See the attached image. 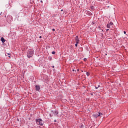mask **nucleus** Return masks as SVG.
Returning <instances> with one entry per match:
<instances>
[{
    "instance_id": "obj_1",
    "label": "nucleus",
    "mask_w": 128,
    "mask_h": 128,
    "mask_svg": "<svg viewBox=\"0 0 128 128\" xmlns=\"http://www.w3.org/2000/svg\"><path fill=\"white\" fill-rule=\"evenodd\" d=\"M36 122L38 126H44V120L41 118L36 119Z\"/></svg>"
},
{
    "instance_id": "obj_2",
    "label": "nucleus",
    "mask_w": 128,
    "mask_h": 128,
    "mask_svg": "<svg viewBox=\"0 0 128 128\" xmlns=\"http://www.w3.org/2000/svg\"><path fill=\"white\" fill-rule=\"evenodd\" d=\"M34 51L32 50H28L27 51V56L28 58H32V56H34Z\"/></svg>"
},
{
    "instance_id": "obj_3",
    "label": "nucleus",
    "mask_w": 128,
    "mask_h": 128,
    "mask_svg": "<svg viewBox=\"0 0 128 128\" xmlns=\"http://www.w3.org/2000/svg\"><path fill=\"white\" fill-rule=\"evenodd\" d=\"M112 26H114V22H110L106 25V28H112Z\"/></svg>"
},
{
    "instance_id": "obj_4",
    "label": "nucleus",
    "mask_w": 128,
    "mask_h": 128,
    "mask_svg": "<svg viewBox=\"0 0 128 128\" xmlns=\"http://www.w3.org/2000/svg\"><path fill=\"white\" fill-rule=\"evenodd\" d=\"M35 88H36V92H40V86L36 85Z\"/></svg>"
},
{
    "instance_id": "obj_5",
    "label": "nucleus",
    "mask_w": 128,
    "mask_h": 128,
    "mask_svg": "<svg viewBox=\"0 0 128 128\" xmlns=\"http://www.w3.org/2000/svg\"><path fill=\"white\" fill-rule=\"evenodd\" d=\"M92 116H94V118H96L100 116V114H98V112L97 113L94 114Z\"/></svg>"
},
{
    "instance_id": "obj_6",
    "label": "nucleus",
    "mask_w": 128,
    "mask_h": 128,
    "mask_svg": "<svg viewBox=\"0 0 128 128\" xmlns=\"http://www.w3.org/2000/svg\"><path fill=\"white\" fill-rule=\"evenodd\" d=\"M75 40L76 41V42H77V44H80V39L78 38V36H76L75 37Z\"/></svg>"
},
{
    "instance_id": "obj_7",
    "label": "nucleus",
    "mask_w": 128,
    "mask_h": 128,
    "mask_svg": "<svg viewBox=\"0 0 128 128\" xmlns=\"http://www.w3.org/2000/svg\"><path fill=\"white\" fill-rule=\"evenodd\" d=\"M52 112H53L54 116H58V111L57 110H55L54 112V110H52Z\"/></svg>"
},
{
    "instance_id": "obj_8",
    "label": "nucleus",
    "mask_w": 128,
    "mask_h": 128,
    "mask_svg": "<svg viewBox=\"0 0 128 128\" xmlns=\"http://www.w3.org/2000/svg\"><path fill=\"white\" fill-rule=\"evenodd\" d=\"M0 40L2 42V44H4V42H6V40H4V37L1 38Z\"/></svg>"
},
{
    "instance_id": "obj_9",
    "label": "nucleus",
    "mask_w": 128,
    "mask_h": 128,
    "mask_svg": "<svg viewBox=\"0 0 128 128\" xmlns=\"http://www.w3.org/2000/svg\"><path fill=\"white\" fill-rule=\"evenodd\" d=\"M7 18L10 20H12V16H8Z\"/></svg>"
},
{
    "instance_id": "obj_10",
    "label": "nucleus",
    "mask_w": 128,
    "mask_h": 128,
    "mask_svg": "<svg viewBox=\"0 0 128 128\" xmlns=\"http://www.w3.org/2000/svg\"><path fill=\"white\" fill-rule=\"evenodd\" d=\"M87 14H89V16H92V13L88 11Z\"/></svg>"
},
{
    "instance_id": "obj_11",
    "label": "nucleus",
    "mask_w": 128,
    "mask_h": 128,
    "mask_svg": "<svg viewBox=\"0 0 128 128\" xmlns=\"http://www.w3.org/2000/svg\"><path fill=\"white\" fill-rule=\"evenodd\" d=\"M86 75L87 76H90V73L89 72H86Z\"/></svg>"
},
{
    "instance_id": "obj_12",
    "label": "nucleus",
    "mask_w": 128,
    "mask_h": 128,
    "mask_svg": "<svg viewBox=\"0 0 128 128\" xmlns=\"http://www.w3.org/2000/svg\"><path fill=\"white\" fill-rule=\"evenodd\" d=\"M90 8L92 10H94V6H90Z\"/></svg>"
},
{
    "instance_id": "obj_13",
    "label": "nucleus",
    "mask_w": 128,
    "mask_h": 128,
    "mask_svg": "<svg viewBox=\"0 0 128 128\" xmlns=\"http://www.w3.org/2000/svg\"><path fill=\"white\" fill-rule=\"evenodd\" d=\"M100 86L98 85V86H95V88H96V90H98V88H100Z\"/></svg>"
},
{
    "instance_id": "obj_14",
    "label": "nucleus",
    "mask_w": 128,
    "mask_h": 128,
    "mask_svg": "<svg viewBox=\"0 0 128 128\" xmlns=\"http://www.w3.org/2000/svg\"><path fill=\"white\" fill-rule=\"evenodd\" d=\"M98 114H100V116H102V113L100 112H98Z\"/></svg>"
},
{
    "instance_id": "obj_15",
    "label": "nucleus",
    "mask_w": 128,
    "mask_h": 128,
    "mask_svg": "<svg viewBox=\"0 0 128 128\" xmlns=\"http://www.w3.org/2000/svg\"><path fill=\"white\" fill-rule=\"evenodd\" d=\"M52 54H56V52L53 51V52H52Z\"/></svg>"
},
{
    "instance_id": "obj_16",
    "label": "nucleus",
    "mask_w": 128,
    "mask_h": 128,
    "mask_svg": "<svg viewBox=\"0 0 128 128\" xmlns=\"http://www.w3.org/2000/svg\"><path fill=\"white\" fill-rule=\"evenodd\" d=\"M78 42H76V44H75V46L76 47V48H78Z\"/></svg>"
},
{
    "instance_id": "obj_17",
    "label": "nucleus",
    "mask_w": 128,
    "mask_h": 128,
    "mask_svg": "<svg viewBox=\"0 0 128 128\" xmlns=\"http://www.w3.org/2000/svg\"><path fill=\"white\" fill-rule=\"evenodd\" d=\"M87 60H88V59H87L86 58H84V62H86Z\"/></svg>"
},
{
    "instance_id": "obj_18",
    "label": "nucleus",
    "mask_w": 128,
    "mask_h": 128,
    "mask_svg": "<svg viewBox=\"0 0 128 128\" xmlns=\"http://www.w3.org/2000/svg\"><path fill=\"white\" fill-rule=\"evenodd\" d=\"M80 128H84V126L81 125Z\"/></svg>"
},
{
    "instance_id": "obj_19",
    "label": "nucleus",
    "mask_w": 128,
    "mask_h": 128,
    "mask_svg": "<svg viewBox=\"0 0 128 128\" xmlns=\"http://www.w3.org/2000/svg\"><path fill=\"white\" fill-rule=\"evenodd\" d=\"M89 128H94V126H89Z\"/></svg>"
},
{
    "instance_id": "obj_20",
    "label": "nucleus",
    "mask_w": 128,
    "mask_h": 128,
    "mask_svg": "<svg viewBox=\"0 0 128 128\" xmlns=\"http://www.w3.org/2000/svg\"><path fill=\"white\" fill-rule=\"evenodd\" d=\"M3 14H4V13H2V12H1L0 14V15L2 16Z\"/></svg>"
},
{
    "instance_id": "obj_21",
    "label": "nucleus",
    "mask_w": 128,
    "mask_h": 128,
    "mask_svg": "<svg viewBox=\"0 0 128 128\" xmlns=\"http://www.w3.org/2000/svg\"><path fill=\"white\" fill-rule=\"evenodd\" d=\"M90 96H94V93L91 92V93H90Z\"/></svg>"
},
{
    "instance_id": "obj_22",
    "label": "nucleus",
    "mask_w": 128,
    "mask_h": 128,
    "mask_svg": "<svg viewBox=\"0 0 128 128\" xmlns=\"http://www.w3.org/2000/svg\"><path fill=\"white\" fill-rule=\"evenodd\" d=\"M52 32H55V31H56V30H55L54 28H52Z\"/></svg>"
},
{
    "instance_id": "obj_23",
    "label": "nucleus",
    "mask_w": 128,
    "mask_h": 128,
    "mask_svg": "<svg viewBox=\"0 0 128 128\" xmlns=\"http://www.w3.org/2000/svg\"><path fill=\"white\" fill-rule=\"evenodd\" d=\"M10 54L8 53V54H6V56H10Z\"/></svg>"
},
{
    "instance_id": "obj_24",
    "label": "nucleus",
    "mask_w": 128,
    "mask_h": 128,
    "mask_svg": "<svg viewBox=\"0 0 128 128\" xmlns=\"http://www.w3.org/2000/svg\"><path fill=\"white\" fill-rule=\"evenodd\" d=\"M54 116V115H53L52 114H50V116Z\"/></svg>"
},
{
    "instance_id": "obj_25",
    "label": "nucleus",
    "mask_w": 128,
    "mask_h": 128,
    "mask_svg": "<svg viewBox=\"0 0 128 128\" xmlns=\"http://www.w3.org/2000/svg\"><path fill=\"white\" fill-rule=\"evenodd\" d=\"M108 30H109V29H106V32H108Z\"/></svg>"
},
{
    "instance_id": "obj_26",
    "label": "nucleus",
    "mask_w": 128,
    "mask_h": 128,
    "mask_svg": "<svg viewBox=\"0 0 128 128\" xmlns=\"http://www.w3.org/2000/svg\"><path fill=\"white\" fill-rule=\"evenodd\" d=\"M124 34H126V31H124Z\"/></svg>"
},
{
    "instance_id": "obj_27",
    "label": "nucleus",
    "mask_w": 128,
    "mask_h": 128,
    "mask_svg": "<svg viewBox=\"0 0 128 128\" xmlns=\"http://www.w3.org/2000/svg\"><path fill=\"white\" fill-rule=\"evenodd\" d=\"M54 122H56V120H54Z\"/></svg>"
},
{
    "instance_id": "obj_28",
    "label": "nucleus",
    "mask_w": 128,
    "mask_h": 128,
    "mask_svg": "<svg viewBox=\"0 0 128 128\" xmlns=\"http://www.w3.org/2000/svg\"><path fill=\"white\" fill-rule=\"evenodd\" d=\"M42 38V36H39V38Z\"/></svg>"
},
{
    "instance_id": "obj_29",
    "label": "nucleus",
    "mask_w": 128,
    "mask_h": 128,
    "mask_svg": "<svg viewBox=\"0 0 128 128\" xmlns=\"http://www.w3.org/2000/svg\"><path fill=\"white\" fill-rule=\"evenodd\" d=\"M52 68H54V66H52Z\"/></svg>"
},
{
    "instance_id": "obj_30",
    "label": "nucleus",
    "mask_w": 128,
    "mask_h": 128,
    "mask_svg": "<svg viewBox=\"0 0 128 128\" xmlns=\"http://www.w3.org/2000/svg\"><path fill=\"white\" fill-rule=\"evenodd\" d=\"M40 2H42V0H40Z\"/></svg>"
},
{
    "instance_id": "obj_31",
    "label": "nucleus",
    "mask_w": 128,
    "mask_h": 128,
    "mask_svg": "<svg viewBox=\"0 0 128 128\" xmlns=\"http://www.w3.org/2000/svg\"><path fill=\"white\" fill-rule=\"evenodd\" d=\"M72 72H74V70L73 69V70H72Z\"/></svg>"
},
{
    "instance_id": "obj_32",
    "label": "nucleus",
    "mask_w": 128,
    "mask_h": 128,
    "mask_svg": "<svg viewBox=\"0 0 128 128\" xmlns=\"http://www.w3.org/2000/svg\"><path fill=\"white\" fill-rule=\"evenodd\" d=\"M10 56H8V58H10Z\"/></svg>"
},
{
    "instance_id": "obj_33",
    "label": "nucleus",
    "mask_w": 128,
    "mask_h": 128,
    "mask_svg": "<svg viewBox=\"0 0 128 128\" xmlns=\"http://www.w3.org/2000/svg\"><path fill=\"white\" fill-rule=\"evenodd\" d=\"M77 70H78H78H80L78 69Z\"/></svg>"
},
{
    "instance_id": "obj_34",
    "label": "nucleus",
    "mask_w": 128,
    "mask_h": 128,
    "mask_svg": "<svg viewBox=\"0 0 128 128\" xmlns=\"http://www.w3.org/2000/svg\"><path fill=\"white\" fill-rule=\"evenodd\" d=\"M106 54V56H108V54Z\"/></svg>"
},
{
    "instance_id": "obj_35",
    "label": "nucleus",
    "mask_w": 128,
    "mask_h": 128,
    "mask_svg": "<svg viewBox=\"0 0 128 128\" xmlns=\"http://www.w3.org/2000/svg\"><path fill=\"white\" fill-rule=\"evenodd\" d=\"M61 10L62 11V10Z\"/></svg>"
},
{
    "instance_id": "obj_36",
    "label": "nucleus",
    "mask_w": 128,
    "mask_h": 128,
    "mask_svg": "<svg viewBox=\"0 0 128 128\" xmlns=\"http://www.w3.org/2000/svg\"><path fill=\"white\" fill-rule=\"evenodd\" d=\"M82 72L83 71H82Z\"/></svg>"
}]
</instances>
